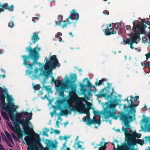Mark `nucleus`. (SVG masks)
Instances as JSON below:
<instances>
[{
    "instance_id": "6",
    "label": "nucleus",
    "mask_w": 150,
    "mask_h": 150,
    "mask_svg": "<svg viewBox=\"0 0 150 150\" xmlns=\"http://www.w3.org/2000/svg\"><path fill=\"white\" fill-rule=\"evenodd\" d=\"M70 16L66 19L67 23H65L62 26L63 28L67 27L68 24H72V26L73 28L75 27L76 23L79 19V14L76 13V10L74 9L72 10L70 12Z\"/></svg>"
},
{
    "instance_id": "53",
    "label": "nucleus",
    "mask_w": 150,
    "mask_h": 150,
    "mask_svg": "<svg viewBox=\"0 0 150 150\" xmlns=\"http://www.w3.org/2000/svg\"><path fill=\"white\" fill-rule=\"evenodd\" d=\"M66 142H65L63 144L62 150H65V148L66 147Z\"/></svg>"
},
{
    "instance_id": "46",
    "label": "nucleus",
    "mask_w": 150,
    "mask_h": 150,
    "mask_svg": "<svg viewBox=\"0 0 150 150\" xmlns=\"http://www.w3.org/2000/svg\"><path fill=\"white\" fill-rule=\"evenodd\" d=\"M52 78V79L50 81L51 83H54L55 84L56 83L57 80H54V79L53 76H50Z\"/></svg>"
},
{
    "instance_id": "62",
    "label": "nucleus",
    "mask_w": 150,
    "mask_h": 150,
    "mask_svg": "<svg viewBox=\"0 0 150 150\" xmlns=\"http://www.w3.org/2000/svg\"><path fill=\"white\" fill-rule=\"evenodd\" d=\"M6 142L7 143V144L8 145V146L10 147H12V145L8 142V140L6 141Z\"/></svg>"
},
{
    "instance_id": "63",
    "label": "nucleus",
    "mask_w": 150,
    "mask_h": 150,
    "mask_svg": "<svg viewBox=\"0 0 150 150\" xmlns=\"http://www.w3.org/2000/svg\"><path fill=\"white\" fill-rule=\"evenodd\" d=\"M45 90L47 91H49L50 90H51V88H49V87L47 86H45Z\"/></svg>"
},
{
    "instance_id": "16",
    "label": "nucleus",
    "mask_w": 150,
    "mask_h": 150,
    "mask_svg": "<svg viewBox=\"0 0 150 150\" xmlns=\"http://www.w3.org/2000/svg\"><path fill=\"white\" fill-rule=\"evenodd\" d=\"M71 91L69 92L70 98L74 99L77 97V95L76 93V89L75 88L71 87Z\"/></svg>"
},
{
    "instance_id": "42",
    "label": "nucleus",
    "mask_w": 150,
    "mask_h": 150,
    "mask_svg": "<svg viewBox=\"0 0 150 150\" xmlns=\"http://www.w3.org/2000/svg\"><path fill=\"white\" fill-rule=\"evenodd\" d=\"M129 38H127L126 40H125L124 38L123 39V41L122 42V44L124 45H125L127 44H129Z\"/></svg>"
},
{
    "instance_id": "30",
    "label": "nucleus",
    "mask_w": 150,
    "mask_h": 150,
    "mask_svg": "<svg viewBox=\"0 0 150 150\" xmlns=\"http://www.w3.org/2000/svg\"><path fill=\"white\" fill-rule=\"evenodd\" d=\"M70 80L67 79L64 83V87L66 89H68L70 86Z\"/></svg>"
},
{
    "instance_id": "39",
    "label": "nucleus",
    "mask_w": 150,
    "mask_h": 150,
    "mask_svg": "<svg viewBox=\"0 0 150 150\" xmlns=\"http://www.w3.org/2000/svg\"><path fill=\"white\" fill-rule=\"evenodd\" d=\"M5 133L7 137L9 139L10 142H13V141L11 137V136L10 134L7 132H5Z\"/></svg>"
},
{
    "instance_id": "22",
    "label": "nucleus",
    "mask_w": 150,
    "mask_h": 150,
    "mask_svg": "<svg viewBox=\"0 0 150 150\" xmlns=\"http://www.w3.org/2000/svg\"><path fill=\"white\" fill-rule=\"evenodd\" d=\"M143 118L142 119L141 122L145 123L144 125V128L145 129V126H146V125H150V124H148L150 121V117H146L144 114L143 115Z\"/></svg>"
},
{
    "instance_id": "58",
    "label": "nucleus",
    "mask_w": 150,
    "mask_h": 150,
    "mask_svg": "<svg viewBox=\"0 0 150 150\" xmlns=\"http://www.w3.org/2000/svg\"><path fill=\"white\" fill-rule=\"evenodd\" d=\"M3 7L6 9V8L8 7V4L7 3H5L3 5Z\"/></svg>"
},
{
    "instance_id": "24",
    "label": "nucleus",
    "mask_w": 150,
    "mask_h": 150,
    "mask_svg": "<svg viewBox=\"0 0 150 150\" xmlns=\"http://www.w3.org/2000/svg\"><path fill=\"white\" fill-rule=\"evenodd\" d=\"M56 91L58 92L60 96L62 97L64 96V90L62 86H57L56 88Z\"/></svg>"
},
{
    "instance_id": "54",
    "label": "nucleus",
    "mask_w": 150,
    "mask_h": 150,
    "mask_svg": "<svg viewBox=\"0 0 150 150\" xmlns=\"http://www.w3.org/2000/svg\"><path fill=\"white\" fill-rule=\"evenodd\" d=\"M132 133V134H131V137L130 138V139L132 137H136V134H137L135 132H133Z\"/></svg>"
},
{
    "instance_id": "7",
    "label": "nucleus",
    "mask_w": 150,
    "mask_h": 150,
    "mask_svg": "<svg viewBox=\"0 0 150 150\" xmlns=\"http://www.w3.org/2000/svg\"><path fill=\"white\" fill-rule=\"evenodd\" d=\"M50 61L46 62L44 66V68L45 70H50L52 74V70L53 69H55L56 67L58 66L59 61L57 58L56 55H53L50 58Z\"/></svg>"
},
{
    "instance_id": "40",
    "label": "nucleus",
    "mask_w": 150,
    "mask_h": 150,
    "mask_svg": "<svg viewBox=\"0 0 150 150\" xmlns=\"http://www.w3.org/2000/svg\"><path fill=\"white\" fill-rule=\"evenodd\" d=\"M103 82L102 79L100 80L98 82H96L95 83V85L96 86H100L101 85H104V83H103Z\"/></svg>"
},
{
    "instance_id": "11",
    "label": "nucleus",
    "mask_w": 150,
    "mask_h": 150,
    "mask_svg": "<svg viewBox=\"0 0 150 150\" xmlns=\"http://www.w3.org/2000/svg\"><path fill=\"white\" fill-rule=\"evenodd\" d=\"M107 86L106 87L99 91L98 94L96 95L97 97H100L106 98L107 96L110 94V88L109 86H110V84L108 82L107 83Z\"/></svg>"
},
{
    "instance_id": "61",
    "label": "nucleus",
    "mask_w": 150,
    "mask_h": 150,
    "mask_svg": "<svg viewBox=\"0 0 150 150\" xmlns=\"http://www.w3.org/2000/svg\"><path fill=\"white\" fill-rule=\"evenodd\" d=\"M39 19V17H34V18H33L32 19V20L35 23V19H37V20L38 21Z\"/></svg>"
},
{
    "instance_id": "14",
    "label": "nucleus",
    "mask_w": 150,
    "mask_h": 150,
    "mask_svg": "<svg viewBox=\"0 0 150 150\" xmlns=\"http://www.w3.org/2000/svg\"><path fill=\"white\" fill-rule=\"evenodd\" d=\"M47 143H46V146L51 150H56L57 147V145L55 144L53 141H52L49 140H47Z\"/></svg>"
},
{
    "instance_id": "34",
    "label": "nucleus",
    "mask_w": 150,
    "mask_h": 150,
    "mask_svg": "<svg viewBox=\"0 0 150 150\" xmlns=\"http://www.w3.org/2000/svg\"><path fill=\"white\" fill-rule=\"evenodd\" d=\"M58 22V25L60 26H62V22H63L64 23V24L63 25H64L65 23H67V21H63V20H62L61 21H55V23H56V24L55 25V26H56L57 25V22Z\"/></svg>"
},
{
    "instance_id": "45",
    "label": "nucleus",
    "mask_w": 150,
    "mask_h": 150,
    "mask_svg": "<svg viewBox=\"0 0 150 150\" xmlns=\"http://www.w3.org/2000/svg\"><path fill=\"white\" fill-rule=\"evenodd\" d=\"M81 88L80 89V91L81 90H82L83 89H85V88L86 87V84H83L82 83H80V84Z\"/></svg>"
},
{
    "instance_id": "59",
    "label": "nucleus",
    "mask_w": 150,
    "mask_h": 150,
    "mask_svg": "<svg viewBox=\"0 0 150 150\" xmlns=\"http://www.w3.org/2000/svg\"><path fill=\"white\" fill-rule=\"evenodd\" d=\"M57 82L58 84L59 85H61L62 84V82L60 80L59 78L57 80Z\"/></svg>"
},
{
    "instance_id": "10",
    "label": "nucleus",
    "mask_w": 150,
    "mask_h": 150,
    "mask_svg": "<svg viewBox=\"0 0 150 150\" xmlns=\"http://www.w3.org/2000/svg\"><path fill=\"white\" fill-rule=\"evenodd\" d=\"M80 102H81L78 103L76 106H72V109H69L70 106H67L66 108L67 110H62L61 111V113H60V115L62 116L63 115H67L68 114L71 115V114L72 111H73L74 112L78 111L79 112V111H80V110L79 109V107H83L82 105H80L79 104V103Z\"/></svg>"
},
{
    "instance_id": "32",
    "label": "nucleus",
    "mask_w": 150,
    "mask_h": 150,
    "mask_svg": "<svg viewBox=\"0 0 150 150\" xmlns=\"http://www.w3.org/2000/svg\"><path fill=\"white\" fill-rule=\"evenodd\" d=\"M17 134L18 136V137L19 138H21L23 140V134L22 133V131L20 129L19 131H17Z\"/></svg>"
},
{
    "instance_id": "3",
    "label": "nucleus",
    "mask_w": 150,
    "mask_h": 150,
    "mask_svg": "<svg viewBox=\"0 0 150 150\" xmlns=\"http://www.w3.org/2000/svg\"><path fill=\"white\" fill-rule=\"evenodd\" d=\"M2 108L4 109L5 111H7L10 120L12 121H13L15 125L14 128L16 129L17 127H20L19 125L21 124L23 127L25 132V134H28V131L26 127H25L24 124V119L18 120L16 119L14 114L16 109L14 108L15 105L13 103H9L8 105L4 101V102L1 103Z\"/></svg>"
},
{
    "instance_id": "56",
    "label": "nucleus",
    "mask_w": 150,
    "mask_h": 150,
    "mask_svg": "<svg viewBox=\"0 0 150 150\" xmlns=\"http://www.w3.org/2000/svg\"><path fill=\"white\" fill-rule=\"evenodd\" d=\"M105 11H103V13L104 15L107 14L108 15L109 14V12L107 10H105Z\"/></svg>"
},
{
    "instance_id": "13",
    "label": "nucleus",
    "mask_w": 150,
    "mask_h": 150,
    "mask_svg": "<svg viewBox=\"0 0 150 150\" xmlns=\"http://www.w3.org/2000/svg\"><path fill=\"white\" fill-rule=\"evenodd\" d=\"M28 131V134H25V132L24 131V133L25 135H27V136H26L24 138V140L26 143V144L28 145L29 146H31L32 144H33L32 142V140H30V137L31 135L30 134V132L31 131H33V129H27Z\"/></svg>"
},
{
    "instance_id": "15",
    "label": "nucleus",
    "mask_w": 150,
    "mask_h": 150,
    "mask_svg": "<svg viewBox=\"0 0 150 150\" xmlns=\"http://www.w3.org/2000/svg\"><path fill=\"white\" fill-rule=\"evenodd\" d=\"M107 143L104 142L103 141H101L99 144H96V146H94L93 148L94 149L97 148L98 146H100L98 148V150H105L106 148V144Z\"/></svg>"
},
{
    "instance_id": "20",
    "label": "nucleus",
    "mask_w": 150,
    "mask_h": 150,
    "mask_svg": "<svg viewBox=\"0 0 150 150\" xmlns=\"http://www.w3.org/2000/svg\"><path fill=\"white\" fill-rule=\"evenodd\" d=\"M104 33L105 35H109L112 34L116 33V30H115L114 29H110L108 28L105 29Z\"/></svg>"
},
{
    "instance_id": "41",
    "label": "nucleus",
    "mask_w": 150,
    "mask_h": 150,
    "mask_svg": "<svg viewBox=\"0 0 150 150\" xmlns=\"http://www.w3.org/2000/svg\"><path fill=\"white\" fill-rule=\"evenodd\" d=\"M137 141V143L140 144L141 146H142L144 144V141L142 140L138 139Z\"/></svg>"
},
{
    "instance_id": "36",
    "label": "nucleus",
    "mask_w": 150,
    "mask_h": 150,
    "mask_svg": "<svg viewBox=\"0 0 150 150\" xmlns=\"http://www.w3.org/2000/svg\"><path fill=\"white\" fill-rule=\"evenodd\" d=\"M71 79L73 80V82H75L77 79V76L76 73H74L71 76Z\"/></svg>"
},
{
    "instance_id": "28",
    "label": "nucleus",
    "mask_w": 150,
    "mask_h": 150,
    "mask_svg": "<svg viewBox=\"0 0 150 150\" xmlns=\"http://www.w3.org/2000/svg\"><path fill=\"white\" fill-rule=\"evenodd\" d=\"M145 127V130L148 132H150V125H146ZM145 139L146 140L148 141L149 142L150 145V136L148 137H145Z\"/></svg>"
},
{
    "instance_id": "1",
    "label": "nucleus",
    "mask_w": 150,
    "mask_h": 150,
    "mask_svg": "<svg viewBox=\"0 0 150 150\" xmlns=\"http://www.w3.org/2000/svg\"><path fill=\"white\" fill-rule=\"evenodd\" d=\"M32 43H30V45L26 48V51L28 53V55H22L21 57H23V64L28 69L27 71V73L31 75L33 73L32 66L36 64H38V60L40 57L39 52L40 50V47H38V44L37 45L36 47L32 49L31 46Z\"/></svg>"
},
{
    "instance_id": "29",
    "label": "nucleus",
    "mask_w": 150,
    "mask_h": 150,
    "mask_svg": "<svg viewBox=\"0 0 150 150\" xmlns=\"http://www.w3.org/2000/svg\"><path fill=\"white\" fill-rule=\"evenodd\" d=\"M96 118V117H93V119H92V124L93 125H95L96 124H98V125L99 126L101 123V122L100 121V120L99 119L98 120H96L95 119V118Z\"/></svg>"
},
{
    "instance_id": "17",
    "label": "nucleus",
    "mask_w": 150,
    "mask_h": 150,
    "mask_svg": "<svg viewBox=\"0 0 150 150\" xmlns=\"http://www.w3.org/2000/svg\"><path fill=\"white\" fill-rule=\"evenodd\" d=\"M3 94H4V92L5 93L6 96L7 100L8 102V103L7 104L8 105L9 103H12V102H9L10 101H12V100L13 99V98L11 96H10L9 95L7 91V89L6 88H5L4 89V90L3 89ZM4 95H5V94Z\"/></svg>"
},
{
    "instance_id": "8",
    "label": "nucleus",
    "mask_w": 150,
    "mask_h": 150,
    "mask_svg": "<svg viewBox=\"0 0 150 150\" xmlns=\"http://www.w3.org/2000/svg\"><path fill=\"white\" fill-rule=\"evenodd\" d=\"M79 104L80 105H82L83 107H79V109L80 110L79 111L80 113H86L87 116L85 118L84 120L86 121V124L88 125H91L92 124V119H91L90 115V113L89 112V110L90 109V106L88 107L87 108L85 107V105L83 104L82 102H79Z\"/></svg>"
},
{
    "instance_id": "49",
    "label": "nucleus",
    "mask_w": 150,
    "mask_h": 150,
    "mask_svg": "<svg viewBox=\"0 0 150 150\" xmlns=\"http://www.w3.org/2000/svg\"><path fill=\"white\" fill-rule=\"evenodd\" d=\"M129 42L133 44L134 43H135L136 44H137L138 42L136 40H129Z\"/></svg>"
},
{
    "instance_id": "4",
    "label": "nucleus",
    "mask_w": 150,
    "mask_h": 150,
    "mask_svg": "<svg viewBox=\"0 0 150 150\" xmlns=\"http://www.w3.org/2000/svg\"><path fill=\"white\" fill-rule=\"evenodd\" d=\"M130 97L131 99L130 100V101L131 102V103H128V106H127L126 104L123 105V108L127 111V113H125L123 112H119V113L120 114L124 115H127V117L131 116L132 118L135 120L136 119L135 113L136 112L135 108L138 106L139 103L135 104L134 103V101H133L132 100L134 99V97L131 95L130 96Z\"/></svg>"
},
{
    "instance_id": "31",
    "label": "nucleus",
    "mask_w": 150,
    "mask_h": 150,
    "mask_svg": "<svg viewBox=\"0 0 150 150\" xmlns=\"http://www.w3.org/2000/svg\"><path fill=\"white\" fill-rule=\"evenodd\" d=\"M1 115L4 119H5L7 121H9L8 115L6 112H1Z\"/></svg>"
},
{
    "instance_id": "57",
    "label": "nucleus",
    "mask_w": 150,
    "mask_h": 150,
    "mask_svg": "<svg viewBox=\"0 0 150 150\" xmlns=\"http://www.w3.org/2000/svg\"><path fill=\"white\" fill-rule=\"evenodd\" d=\"M80 141H79L77 143V145L78 146V148H82V146L81 145H80Z\"/></svg>"
},
{
    "instance_id": "21",
    "label": "nucleus",
    "mask_w": 150,
    "mask_h": 150,
    "mask_svg": "<svg viewBox=\"0 0 150 150\" xmlns=\"http://www.w3.org/2000/svg\"><path fill=\"white\" fill-rule=\"evenodd\" d=\"M87 81V85H86V87H88V88H93L94 89H95L94 91L95 93L97 91V89L96 88L95 86H93L92 83L90 82V81L87 78H85L83 80V82H85V80Z\"/></svg>"
},
{
    "instance_id": "35",
    "label": "nucleus",
    "mask_w": 150,
    "mask_h": 150,
    "mask_svg": "<svg viewBox=\"0 0 150 150\" xmlns=\"http://www.w3.org/2000/svg\"><path fill=\"white\" fill-rule=\"evenodd\" d=\"M89 106H90V109H93V113L94 115L96 116V115H100V113L99 112L98 110H95L93 108L91 107V105L88 106H87V108H87L88 107H89Z\"/></svg>"
},
{
    "instance_id": "12",
    "label": "nucleus",
    "mask_w": 150,
    "mask_h": 150,
    "mask_svg": "<svg viewBox=\"0 0 150 150\" xmlns=\"http://www.w3.org/2000/svg\"><path fill=\"white\" fill-rule=\"evenodd\" d=\"M127 139H125V141L121 143V145L117 144V148H114V150H138V149H135L134 147H130L127 143H126V141Z\"/></svg>"
},
{
    "instance_id": "50",
    "label": "nucleus",
    "mask_w": 150,
    "mask_h": 150,
    "mask_svg": "<svg viewBox=\"0 0 150 150\" xmlns=\"http://www.w3.org/2000/svg\"><path fill=\"white\" fill-rule=\"evenodd\" d=\"M113 23H110L109 24H108V26L107 28H108L110 29H112H112H114L113 28V27L111 26V25Z\"/></svg>"
},
{
    "instance_id": "60",
    "label": "nucleus",
    "mask_w": 150,
    "mask_h": 150,
    "mask_svg": "<svg viewBox=\"0 0 150 150\" xmlns=\"http://www.w3.org/2000/svg\"><path fill=\"white\" fill-rule=\"evenodd\" d=\"M0 150H6L2 144H0Z\"/></svg>"
},
{
    "instance_id": "27",
    "label": "nucleus",
    "mask_w": 150,
    "mask_h": 150,
    "mask_svg": "<svg viewBox=\"0 0 150 150\" xmlns=\"http://www.w3.org/2000/svg\"><path fill=\"white\" fill-rule=\"evenodd\" d=\"M127 139V143L129 144L130 147L134 146L137 143V141L136 142L133 141L130 139V138L129 139Z\"/></svg>"
},
{
    "instance_id": "25",
    "label": "nucleus",
    "mask_w": 150,
    "mask_h": 150,
    "mask_svg": "<svg viewBox=\"0 0 150 150\" xmlns=\"http://www.w3.org/2000/svg\"><path fill=\"white\" fill-rule=\"evenodd\" d=\"M40 39L38 33H34L32 37V40L33 43H35L36 42Z\"/></svg>"
},
{
    "instance_id": "51",
    "label": "nucleus",
    "mask_w": 150,
    "mask_h": 150,
    "mask_svg": "<svg viewBox=\"0 0 150 150\" xmlns=\"http://www.w3.org/2000/svg\"><path fill=\"white\" fill-rule=\"evenodd\" d=\"M146 56V59L147 60L149 58H150V52L147 53L145 54Z\"/></svg>"
},
{
    "instance_id": "5",
    "label": "nucleus",
    "mask_w": 150,
    "mask_h": 150,
    "mask_svg": "<svg viewBox=\"0 0 150 150\" xmlns=\"http://www.w3.org/2000/svg\"><path fill=\"white\" fill-rule=\"evenodd\" d=\"M119 117L120 120L123 121L124 123V125L126 127H125L123 126L122 130L125 133L126 138L129 139L131 137V134L127 132V129H130L129 123L132 122L134 119L132 118L131 116L127 117V115H124L121 114H120Z\"/></svg>"
},
{
    "instance_id": "55",
    "label": "nucleus",
    "mask_w": 150,
    "mask_h": 150,
    "mask_svg": "<svg viewBox=\"0 0 150 150\" xmlns=\"http://www.w3.org/2000/svg\"><path fill=\"white\" fill-rule=\"evenodd\" d=\"M58 20L60 21V20H62V18H63V16L62 15H59L58 16Z\"/></svg>"
},
{
    "instance_id": "64",
    "label": "nucleus",
    "mask_w": 150,
    "mask_h": 150,
    "mask_svg": "<svg viewBox=\"0 0 150 150\" xmlns=\"http://www.w3.org/2000/svg\"><path fill=\"white\" fill-rule=\"evenodd\" d=\"M146 35L148 37L149 40L150 41V32H148Z\"/></svg>"
},
{
    "instance_id": "48",
    "label": "nucleus",
    "mask_w": 150,
    "mask_h": 150,
    "mask_svg": "<svg viewBox=\"0 0 150 150\" xmlns=\"http://www.w3.org/2000/svg\"><path fill=\"white\" fill-rule=\"evenodd\" d=\"M22 113L23 116H27L29 115L30 114V113L27 112H22Z\"/></svg>"
},
{
    "instance_id": "43",
    "label": "nucleus",
    "mask_w": 150,
    "mask_h": 150,
    "mask_svg": "<svg viewBox=\"0 0 150 150\" xmlns=\"http://www.w3.org/2000/svg\"><path fill=\"white\" fill-rule=\"evenodd\" d=\"M8 25L9 27H10L11 28H13L14 26V23L13 21H10L8 23Z\"/></svg>"
},
{
    "instance_id": "23",
    "label": "nucleus",
    "mask_w": 150,
    "mask_h": 150,
    "mask_svg": "<svg viewBox=\"0 0 150 150\" xmlns=\"http://www.w3.org/2000/svg\"><path fill=\"white\" fill-rule=\"evenodd\" d=\"M134 31L133 36L129 38V40H137V39L140 38V36L139 34H137V31L136 30V28H134Z\"/></svg>"
},
{
    "instance_id": "2",
    "label": "nucleus",
    "mask_w": 150,
    "mask_h": 150,
    "mask_svg": "<svg viewBox=\"0 0 150 150\" xmlns=\"http://www.w3.org/2000/svg\"><path fill=\"white\" fill-rule=\"evenodd\" d=\"M106 98L108 100V102H105L103 106V107L106 106L104 109V115L107 121L109 120V117L115 120H117L119 117L115 113L117 110L115 108L118 104L116 93L112 92Z\"/></svg>"
},
{
    "instance_id": "47",
    "label": "nucleus",
    "mask_w": 150,
    "mask_h": 150,
    "mask_svg": "<svg viewBox=\"0 0 150 150\" xmlns=\"http://www.w3.org/2000/svg\"><path fill=\"white\" fill-rule=\"evenodd\" d=\"M51 129L54 131V132L56 134H59L60 133V131L57 129L54 130L52 128H51Z\"/></svg>"
},
{
    "instance_id": "52",
    "label": "nucleus",
    "mask_w": 150,
    "mask_h": 150,
    "mask_svg": "<svg viewBox=\"0 0 150 150\" xmlns=\"http://www.w3.org/2000/svg\"><path fill=\"white\" fill-rule=\"evenodd\" d=\"M87 91V89H84L80 91L83 94H84L86 93V91Z\"/></svg>"
},
{
    "instance_id": "37",
    "label": "nucleus",
    "mask_w": 150,
    "mask_h": 150,
    "mask_svg": "<svg viewBox=\"0 0 150 150\" xmlns=\"http://www.w3.org/2000/svg\"><path fill=\"white\" fill-rule=\"evenodd\" d=\"M23 116L22 112L21 113H17L16 115V119L18 120H21V117Z\"/></svg>"
},
{
    "instance_id": "44",
    "label": "nucleus",
    "mask_w": 150,
    "mask_h": 150,
    "mask_svg": "<svg viewBox=\"0 0 150 150\" xmlns=\"http://www.w3.org/2000/svg\"><path fill=\"white\" fill-rule=\"evenodd\" d=\"M6 9L8 10L9 11H12L14 9L13 7V5H11L10 6H8V7L7 8H6Z\"/></svg>"
},
{
    "instance_id": "38",
    "label": "nucleus",
    "mask_w": 150,
    "mask_h": 150,
    "mask_svg": "<svg viewBox=\"0 0 150 150\" xmlns=\"http://www.w3.org/2000/svg\"><path fill=\"white\" fill-rule=\"evenodd\" d=\"M40 86L39 84H37L33 87L34 89L35 90H38L40 88Z\"/></svg>"
},
{
    "instance_id": "18",
    "label": "nucleus",
    "mask_w": 150,
    "mask_h": 150,
    "mask_svg": "<svg viewBox=\"0 0 150 150\" xmlns=\"http://www.w3.org/2000/svg\"><path fill=\"white\" fill-rule=\"evenodd\" d=\"M30 115L28 117H27L25 120H24V122L25 124V127H26L27 129H32L30 128L29 123L30 122L29 121L32 119V113L31 112H30Z\"/></svg>"
},
{
    "instance_id": "19",
    "label": "nucleus",
    "mask_w": 150,
    "mask_h": 150,
    "mask_svg": "<svg viewBox=\"0 0 150 150\" xmlns=\"http://www.w3.org/2000/svg\"><path fill=\"white\" fill-rule=\"evenodd\" d=\"M135 21H134L132 23H133V26L132 27V30L133 31H134V28H136V30H137V29H138L139 30V31H138V33H137V34H139V35L140 36V34H143L144 33H146L145 31V30L141 29V28H138L136 27L135 26Z\"/></svg>"
},
{
    "instance_id": "26",
    "label": "nucleus",
    "mask_w": 150,
    "mask_h": 150,
    "mask_svg": "<svg viewBox=\"0 0 150 150\" xmlns=\"http://www.w3.org/2000/svg\"><path fill=\"white\" fill-rule=\"evenodd\" d=\"M145 19L142 20V22L141 23H140L141 25L140 26L138 24L135 25V26L136 27L138 28H141L144 29L146 28V25L144 24L145 21Z\"/></svg>"
},
{
    "instance_id": "9",
    "label": "nucleus",
    "mask_w": 150,
    "mask_h": 150,
    "mask_svg": "<svg viewBox=\"0 0 150 150\" xmlns=\"http://www.w3.org/2000/svg\"><path fill=\"white\" fill-rule=\"evenodd\" d=\"M34 137L35 138L34 140H32V142L33 144L28 146L27 148L28 150H36L37 149L38 150L39 147L36 145V144H38L40 146L41 148V149L42 150V145L40 144V141L41 139L40 138L39 135L34 132Z\"/></svg>"
},
{
    "instance_id": "33",
    "label": "nucleus",
    "mask_w": 150,
    "mask_h": 150,
    "mask_svg": "<svg viewBox=\"0 0 150 150\" xmlns=\"http://www.w3.org/2000/svg\"><path fill=\"white\" fill-rule=\"evenodd\" d=\"M43 74L45 76V78L44 79V81L46 83V80L48 77L49 74L48 72L45 71L43 72Z\"/></svg>"
}]
</instances>
